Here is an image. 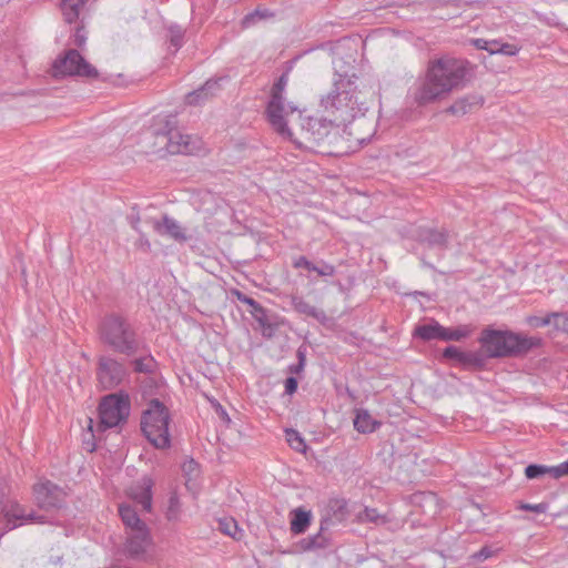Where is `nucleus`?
<instances>
[{"label": "nucleus", "instance_id": "f3484780", "mask_svg": "<svg viewBox=\"0 0 568 568\" xmlns=\"http://www.w3.org/2000/svg\"><path fill=\"white\" fill-rule=\"evenodd\" d=\"M235 294L241 303L251 307L250 313L263 328V335L271 337L276 327L270 322L266 310L258 302L247 296L246 294L240 291H236Z\"/></svg>", "mask_w": 568, "mask_h": 568}, {"label": "nucleus", "instance_id": "9d476101", "mask_svg": "<svg viewBox=\"0 0 568 568\" xmlns=\"http://www.w3.org/2000/svg\"><path fill=\"white\" fill-rule=\"evenodd\" d=\"M97 381L103 389L118 387L128 376L124 363L112 355H101L97 362Z\"/></svg>", "mask_w": 568, "mask_h": 568}, {"label": "nucleus", "instance_id": "f03ea898", "mask_svg": "<svg viewBox=\"0 0 568 568\" xmlns=\"http://www.w3.org/2000/svg\"><path fill=\"white\" fill-rule=\"evenodd\" d=\"M322 113L335 125H346L368 110L366 95L357 91L351 79L339 75L329 92L321 98Z\"/></svg>", "mask_w": 568, "mask_h": 568}, {"label": "nucleus", "instance_id": "864d4df0", "mask_svg": "<svg viewBox=\"0 0 568 568\" xmlns=\"http://www.w3.org/2000/svg\"><path fill=\"white\" fill-rule=\"evenodd\" d=\"M500 41L499 40H491V41H488V45H487V51L490 53V54H496L499 52L498 48H500Z\"/></svg>", "mask_w": 568, "mask_h": 568}, {"label": "nucleus", "instance_id": "58836bf2", "mask_svg": "<svg viewBox=\"0 0 568 568\" xmlns=\"http://www.w3.org/2000/svg\"><path fill=\"white\" fill-rule=\"evenodd\" d=\"M528 323L532 327H544L547 325H550L555 323V316L551 314H548L547 316L539 317V316H531L528 318Z\"/></svg>", "mask_w": 568, "mask_h": 568}, {"label": "nucleus", "instance_id": "bf43d9fd", "mask_svg": "<svg viewBox=\"0 0 568 568\" xmlns=\"http://www.w3.org/2000/svg\"><path fill=\"white\" fill-rule=\"evenodd\" d=\"M345 506H346V504H345V503H343V505H341V506L338 507V509H339V510H342L343 508H345Z\"/></svg>", "mask_w": 568, "mask_h": 568}, {"label": "nucleus", "instance_id": "052dcab7", "mask_svg": "<svg viewBox=\"0 0 568 568\" xmlns=\"http://www.w3.org/2000/svg\"><path fill=\"white\" fill-rule=\"evenodd\" d=\"M6 2H8L9 0H4Z\"/></svg>", "mask_w": 568, "mask_h": 568}, {"label": "nucleus", "instance_id": "7c9ffc66", "mask_svg": "<svg viewBox=\"0 0 568 568\" xmlns=\"http://www.w3.org/2000/svg\"><path fill=\"white\" fill-rule=\"evenodd\" d=\"M168 33L170 47L176 52L184 44L185 29L176 23H172L168 27Z\"/></svg>", "mask_w": 568, "mask_h": 568}, {"label": "nucleus", "instance_id": "8fccbe9b", "mask_svg": "<svg viewBox=\"0 0 568 568\" xmlns=\"http://www.w3.org/2000/svg\"><path fill=\"white\" fill-rule=\"evenodd\" d=\"M498 53L505 55H515L519 51V49L516 45L509 43H500V48H498Z\"/></svg>", "mask_w": 568, "mask_h": 568}, {"label": "nucleus", "instance_id": "4c0bfd02", "mask_svg": "<svg viewBox=\"0 0 568 568\" xmlns=\"http://www.w3.org/2000/svg\"><path fill=\"white\" fill-rule=\"evenodd\" d=\"M271 13L268 12V10H260V9H256L255 11L246 14L243 20H242V26L244 28H248L251 26H253L257 19H264V18H267L270 17Z\"/></svg>", "mask_w": 568, "mask_h": 568}, {"label": "nucleus", "instance_id": "ddd939ff", "mask_svg": "<svg viewBox=\"0 0 568 568\" xmlns=\"http://www.w3.org/2000/svg\"><path fill=\"white\" fill-rule=\"evenodd\" d=\"M332 520L325 518L321 521L320 530L312 536H307L297 542V547L302 551L324 550L332 546V534L329 526Z\"/></svg>", "mask_w": 568, "mask_h": 568}, {"label": "nucleus", "instance_id": "c85d7f7f", "mask_svg": "<svg viewBox=\"0 0 568 568\" xmlns=\"http://www.w3.org/2000/svg\"><path fill=\"white\" fill-rule=\"evenodd\" d=\"M486 355L481 351L476 352H463L459 365L464 368L480 369L486 364Z\"/></svg>", "mask_w": 568, "mask_h": 568}, {"label": "nucleus", "instance_id": "a19ab883", "mask_svg": "<svg viewBox=\"0 0 568 568\" xmlns=\"http://www.w3.org/2000/svg\"><path fill=\"white\" fill-rule=\"evenodd\" d=\"M552 316H555V328L568 334V314L552 313Z\"/></svg>", "mask_w": 568, "mask_h": 568}, {"label": "nucleus", "instance_id": "ea45409f", "mask_svg": "<svg viewBox=\"0 0 568 568\" xmlns=\"http://www.w3.org/2000/svg\"><path fill=\"white\" fill-rule=\"evenodd\" d=\"M87 42V32L84 30V26L81 23V26H78L73 36H72V43L78 47L82 48L84 47Z\"/></svg>", "mask_w": 568, "mask_h": 568}, {"label": "nucleus", "instance_id": "79ce46f5", "mask_svg": "<svg viewBox=\"0 0 568 568\" xmlns=\"http://www.w3.org/2000/svg\"><path fill=\"white\" fill-rule=\"evenodd\" d=\"M462 355H463V351H460L457 346H447L444 351H443V357L446 358V359H453L455 361L456 363L459 364L460 359H462Z\"/></svg>", "mask_w": 568, "mask_h": 568}, {"label": "nucleus", "instance_id": "7ed1b4c3", "mask_svg": "<svg viewBox=\"0 0 568 568\" xmlns=\"http://www.w3.org/2000/svg\"><path fill=\"white\" fill-rule=\"evenodd\" d=\"M98 334L103 345L128 357L135 356L143 346L134 325L119 313L106 314L99 323Z\"/></svg>", "mask_w": 568, "mask_h": 568}, {"label": "nucleus", "instance_id": "393cba45", "mask_svg": "<svg viewBox=\"0 0 568 568\" xmlns=\"http://www.w3.org/2000/svg\"><path fill=\"white\" fill-rule=\"evenodd\" d=\"M119 515L129 531L142 529V527H148L146 524L140 519L135 509L130 505H120Z\"/></svg>", "mask_w": 568, "mask_h": 568}, {"label": "nucleus", "instance_id": "5701e85b", "mask_svg": "<svg viewBox=\"0 0 568 568\" xmlns=\"http://www.w3.org/2000/svg\"><path fill=\"white\" fill-rule=\"evenodd\" d=\"M418 240L430 247L446 248L448 244V233L445 230L423 229L418 233Z\"/></svg>", "mask_w": 568, "mask_h": 568}, {"label": "nucleus", "instance_id": "f8f14e48", "mask_svg": "<svg viewBox=\"0 0 568 568\" xmlns=\"http://www.w3.org/2000/svg\"><path fill=\"white\" fill-rule=\"evenodd\" d=\"M33 493L38 507L45 511L61 508L67 496L63 488L50 480L34 485Z\"/></svg>", "mask_w": 568, "mask_h": 568}, {"label": "nucleus", "instance_id": "dca6fc26", "mask_svg": "<svg viewBox=\"0 0 568 568\" xmlns=\"http://www.w3.org/2000/svg\"><path fill=\"white\" fill-rule=\"evenodd\" d=\"M152 487L153 480L149 476H143L134 483L128 490L129 497L141 506L142 510H152Z\"/></svg>", "mask_w": 568, "mask_h": 568}, {"label": "nucleus", "instance_id": "09e8293b", "mask_svg": "<svg viewBox=\"0 0 568 568\" xmlns=\"http://www.w3.org/2000/svg\"><path fill=\"white\" fill-rule=\"evenodd\" d=\"M284 385H285V394L293 395L297 389L298 382L294 376H290L285 379Z\"/></svg>", "mask_w": 568, "mask_h": 568}, {"label": "nucleus", "instance_id": "aec40b11", "mask_svg": "<svg viewBox=\"0 0 568 568\" xmlns=\"http://www.w3.org/2000/svg\"><path fill=\"white\" fill-rule=\"evenodd\" d=\"M222 79H219V80H207L201 88L190 92L186 98H185V101L187 104L190 105H196V104H200L206 100H209L210 98L216 95V93L220 91V81Z\"/></svg>", "mask_w": 568, "mask_h": 568}, {"label": "nucleus", "instance_id": "9b49d317", "mask_svg": "<svg viewBox=\"0 0 568 568\" xmlns=\"http://www.w3.org/2000/svg\"><path fill=\"white\" fill-rule=\"evenodd\" d=\"M336 128L338 126L324 113L322 118L308 116L301 122L302 136L310 148L321 146L329 141L332 131Z\"/></svg>", "mask_w": 568, "mask_h": 568}, {"label": "nucleus", "instance_id": "37998d69", "mask_svg": "<svg viewBox=\"0 0 568 568\" xmlns=\"http://www.w3.org/2000/svg\"><path fill=\"white\" fill-rule=\"evenodd\" d=\"M551 478L559 479L568 476V462H564L557 466H550Z\"/></svg>", "mask_w": 568, "mask_h": 568}, {"label": "nucleus", "instance_id": "c03bdc74", "mask_svg": "<svg viewBox=\"0 0 568 568\" xmlns=\"http://www.w3.org/2000/svg\"><path fill=\"white\" fill-rule=\"evenodd\" d=\"M520 509L527 510V511H534L537 514H544L548 509V505L546 503L540 504H521Z\"/></svg>", "mask_w": 568, "mask_h": 568}, {"label": "nucleus", "instance_id": "49530a36", "mask_svg": "<svg viewBox=\"0 0 568 568\" xmlns=\"http://www.w3.org/2000/svg\"><path fill=\"white\" fill-rule=\"evenodd\" d=\"M312 272H316L320 276H333L336 270L335 266L323 262L321 266H316V270Z\"/></svg>", "mask_w": 568, "mask_h": 568}, {"label": "nucleus", "instance_id": "13d9d810", "mask_svg": "<svg viewBox=\"0 0 568 568\" xmlns=\"http://www.w3.org/2000/svg\"><path fill=\"white\" fill-rule=\"evenodd\" d=\"M217 413L220 414L222 419H224L226 422H230L227 413L225 412V409L221 405H217Z\"/></svg>", "mask_w": 568, "mask_h": 568}, {"label": "nucleus", "instance_id": "4d7b16f0", "mask_svg": "<svg viewBox=\"0 0 568 568\" xmlns=\"http://www.w3.org/2000/svg\"><path fill=\"white\" fill-rule=\"evenodd\" d=\"M303 369H304L303 363H297V364L288 366V372L291 374H300L301 372H303Z\"/></svg>", "mask_w": 568, "mask_h": 568}, {"label": "nucleus", "instance_id": "6ab92c4d", "mask_svg": "<svg viewBox=\"0 0 568 568\" xmlns=\"http://www.w3.org/2000/svg\"><path fill=\"white\" fill-rule=\"evenodd\" d=\"M87 2L88 0H61L60 8L64 21L69 24L78 21L82 23Z\"/></svg>", "mask_w": 568, "mask_h": 568}, {"label": "nucleus", "instance_id": "a878e982", "mask_svg": "<svg viewBox=\"0 0 568 568\" xmlns=\"http://www.w3.org/2000/svg\"><path fill=\"white\" fill-rule=\"evenodd\" d=\"M291 515V531L294 535L304 534L311 525V511L304 510L302 508H296L292 510Z\"/></svg>", "mask_w": 568, "mask_h": 568}, {"label": "nucleus", "instance_id": "b1692460", "mask_svg": "<svg viewBox=\"0 0 568 568\" xmlns=\"http://www.w3.org/2000/svg\"><path fill=\"white\" fill-rule=\"evenodd\" d=\"M445 333V327L437 321L432 320L429 323H425L415 327L414 335L423 341L440 339Z\"/></svg>", "mask_w": 568, "mask_h": 568}, {"label": "nucleus", "instance_id": "5fc2aeb1", "mask_svg": "<svg viewBox=\"0 0 568 568\" xmlns=\"http://www.w3.org/2000/svg\"><path fill=\"white\" fill-rule=\"evenodd\" d=\"M140 221H141V219H140L139 214L130 216V224H131L132 229L134 231H136L138 233H141L140 227H139Z\"/></svg>", "mask_w": 568, "mask_h": 568}, {"label": "nucleus", "instance_id": "0eeeda50", "mask_svg": "<svg viewBox=\"0 0 568 568\" xmlns=\"http://www.w3.org/2000/svg\"><path fill=\"white\" fill-rule=\"evenodd\" d=\"M51 74L54 79L68 77L99 78L97 68L89 63L77 49H67L60 53L52 62Z\"/></svg>", "mask_w": 568, "mask_h": 568}, {"label": "nucleus", "instance_id": "6e6d98bb", "mask_svg": "<svg viewBox=\"0 0 568 568\" xmlns=\"http://www.w3.org/2000/svg\"><path fill=\"white\" fill-rule=\"evenodd\" d=\"M305 348L303 346L298 347L297 352H296V356H297V359L298 362L297 363H303V365L305 366V363H306V353H305Z\"/></svg>", "mask_w": 568, "mask_h": 568}, {"label": "nucleus", "instance_id": "f704fd0d", "mask_svg": "<svg viewBox=\"0 0 568 568\" xmlns=\"http://www.w3.org/2000/svg\"><path fill=\"white\" fill-rule=\"evenodd\" d=\"M181 504L176 494H171L168 500L165 517L169 521H176L180 519Z\"/></svg>", "mask_w": 568, "mask_h": 568}, {"label": "nucleus", "instance_id": "e433bc0d", "mask_svg": "<svg viewBox=\"0 0 568 568\" xmlns=\"http://www.w3.org/2000/svg\"><path fill=\"white\" fill-rule=\"evenodd\" d=\"M500 548H494L493 546H484L479 551L471 555V559L476 562H483L488 558L496 556Z\"/></svg>", "mask_w": 568, "mask_h": 568}, {"label": "nucleus", "instance_id": "bb28decb", "mask_svg": "<svg viewBox=\"0 0 568 568\" xmlns=\"http://www.w3.org/2000/svg\"><path fill=\"white\" fill-rule=\"evenodd\" d=\"M379 422L374 419L366 409H357L354 418V427L362 434L373 433L378 426Z\"/></svg>", "mask_w": 568, "mask_h": 568}, {"label": "nucleus", "instance_id": "a211bd4d", "mask_svg": "<svg viewBox=\"0 0 568 568\" xmlns=\"http://www.w3.org/2000/svg\"><path fill=\"white\" fill-rule=\"evenodd\" d=\"M6 517L8 530L17 527L16 524H12L13 519L32 524H53V521L47 515H39L36 511L26 513L24 508L18 504L11 506L10 510H8L6 514Z\"/></svg>", "mask_w": 568, "mask_h": 568}, {"label": "nucleus", "instance_id": "de8ad7c7", "mask_svg": "<svg viewBox=\"0 0 568 568\" xmlns=\"http://www.w3.org/2000/svg\"><path fill=\"white\" fill-rule=\"evenodd\" d=\"M197 463L194 459H189L183 463L182 470L187 476H193L197 471Z\"/></svg>", "mask_w": 568, "mask_h": 568}, {"label": "nucleus", "instance_id": "a18cd8bd", "mask_svg": "<svg viewBox=\"0 0 568 568\" xmlns=\"http://www.w3.org/2000/svg\"><path fill=\"white\" fill-rule=\"evenodd\" d=\"M293 266L295 268H306L308 271L316 270V265L308 261L305 256H300L294 260Z\"/></svg>", "mask_w": 568, "mask_h": 568}, {"label": "nucleus", "instance_id": "4468645a", "mask_svg": "<svg viewBox=\"0 0 568 568\" xmlns=\"http://www.w3.org/2000/svg\"><path fill=\"white\" fill-rule=\"evenodd\" d=\"M152 537L148 527L128 531L125 550L133 559H141L152 546Z\"/></svg>", "mask_w": 568, "mask_h": 568}, {"label": "nucleus", "instance_id": "603ef678", "mask_svg": "<svg viewBox=\"0 0 568 568\" xmlns=\"http://www.w3.org/2000/svg\"><path fill=\"white\" fill-rule=\"evenodd\" d=\"M471 44L476 48V49H479V50H486L487 51V45H488V40H485V39H481V38H477V39H471Z\"/></svg>", "mask_w": 568, "mask_h": 568}, {"label": "nucleus", "instance_id": "cd10ccee", "mask_svg": "<svg viewBox=\"0 0 568 568\" xmlns=\"http://www.w3.org/2000/svg\"><path fill=\"white\" fill-rule=\"evenodd\" d=\"M217 529L222 534L232 537L234 540H241L244 536L243 529L239 527V524L234 518H220L217 520Z\"/></svg>", "mask_w": 568, "mask_h": 568}, {"label": "nucleus", "instance_id": "39448f33", "mask_svg": "<svg viewBox=\"0 0 568 568\" xmlns=\"http://www.w3.org/2000/svg\"><path fill=\"white\" fill-rule=\"evenodd\" d=\"M169 422L166 406L159 399H152L143 412L141 429L154 447L163 449L170 446Z\"/></svg>", "mask_w": 568, "mask_h": 568}, {"label": "nucleus", "instance_id": "72a5a7b5", "mask_svg": "<svg viewBox=\"0 0 568 568\" xmlns=\"http://www.w3.org/2000/svg\"><path fill=\"white\" fill-rule=\"evenodd\" d=\"M286 440L291 448H293L295 452L298 453H305L306 452V444L304 438L301 436V434L295 429H286Z\"/></svg>", "mask_w": 568, "mask_h": 568}, {"label": "nucleus", "instance_id": "6e6552de", "mask_svg": "<svg viewBox=\"0 0 568 568\" xmlns=\"http://www.w3.org/2000/svg\"><path fill=\"white\" fill-rule=\"evenodd\" d=\"M287 83V78L282 74L274 83L271 91V100L267 104V119L273 129L283 136H291L285 118L297 111V108L291 103H285L283 92Z\"/></svg>", "mask_w": 568, "mask_h": 568}, {"label": "nucleus", "instance_id": "423d86ee", "mask_svg": "<svg viewBox=\"0 0 568 568\" xmlns=\"http://www.w3.org/2000/svg\"><path fill=\"white\" fill-rule=\"evenodd\" d=\"M174 116H169L162 130H154V146L156 152L165 151L169 154H192L200 146V140L189 134H182L175 126Z\"/></svg>", "mask_w": 568, "mask_h": 568}, {"label": "nucleus", "instance_id": "1a4fd4ad", "mask_svg": "<svg viewBox=\"0 0 568 568\" xmlns=\"http://www.w3.org/2000/svg\"><path fill=\"white\" fill-rule=\"evenodd\" d=\"M130 414V398L126 394H110L99 406L100 426L111 428L124 422Z\"/></svg>", "mask_w": 568, "mask_h": 568}, {"label": "nucleus", "instance_id": "20e7f679", "mask_svg": "<svg viewBox=\"0 0 568 568\" xmlns=\"http://www.w3.org/2000/svg\"><path fill=\"white\" fill-rule=\"evenodd\" d=\"M479 343L487 358L523 355L538 347L539 337H527L510 331L485 328L479 337Z\"/></svg>", "mask_w": 568, "mask_h": 568}, {"label": "nucleus", "instance_id": "2f4dec72", "mask_svg": "<svg viewBox=\"0 0 568 568\" xmlns=\"http://www.w3.org/2000/svg\"><path fill=\"white\" fill-rule=\"evenodd\" d=\"M473 332L469 325H460L455 328L445 327V333L442 335V341H462L468 337Z\"/></svg>", "mask_w": 568, "mask_h": 568}, {"label": "nucleus", "instance_id": "c9c22d12", "mask_svg": "<svg viewBox=\"0 0 568 568\" xmlns=\"http://www.w3.org/2000/svg\"><path fill=\"white\" fill-rule=\"evenodd\" d=\"M525 476L528 479H540L545 476L551 477L550 466L530 464L525 468Z\"/></svg>", "mask_w": 568, "mask_h": 568}, {"label": "nucleus", "instance_id": "f257e3e1", "mask_svg": "<svg viewBox=\"0 0 568 568\" xmlns=\"http://www.w3.org/2000/svg\"><path fill=\"white\" fill-rule=\"evenodd\" d=\"M474 65L466 59L443 55L429 60L424 77L416 82L413 93L418 105H427L446 99L470 80Z\"/></svg>", "mask_w": 568, "mask_h": 568}, {"label": "nucleus", "instance_id": "2eb2a0df", "mask_svg": "<svg viewBox=\"0 0 568 568\" xmlns=\"http://www.w3.org/2000/svg\"><path fill=\"white\" fill-rule=\"evenodd\" d=\"M146 222L158 234L166 235L179 243H184L190 239L180 223L168 214H164L161 220L150 219Z\"/></svg>", "mask_w": 568, "mask_h": 568}, {"label": "nucleus", "instance_id": "c756f323", "mask_svg": "<svg viewBox=\"0 0 568 568\" xmlns=\"http://www.w3.org/2000/svg\"><path fill=\"white\" fill-rule=\"evenodd\" d=\"M356 518L361 524L371 523L376 526H382L389 521L386 515L381 514L376 508L369 507H365L363 510H361Z\"/></svg>", "mask_w": 568, "mask_h": 568}, {"label": "nucleus", "instance_id": "4be33fe9", "mask_svg": "<svg viewBox=\"0 0 568 568\" xmlns=\"http://www.w3.org/2000/svg\"><path fill=\"white\" fill-rule=\"evenodd\" d=\"M484 104L480 95H467L456 100L446 111L453 115H465Z\"/></svg>", "mask_w": 568, "mask_h": 568}, {"label": "nucleus", "instance_id": "3c124183", "mask_svg": "<svg viewBox=\"0 0 568 568\" xmlns=\"http://www.w3.org/2000/svg\"><path fill=\"white\" fill-rule=\"evenodd\" d=\"M139 234H140V237L136 242L138 247L143 250L144 252H149L151 248V244H150L149 240L142 232Z\"/></svg>", "mask_w": 568, "mask_h": 568}, {"label": "nucleus", "instance_id": "412c9836", "mask_svg": "<svg viewBox=\"0 0 568 568\" xmlns=\"http://www.w3.org/2000/svg\"><path fill=\"white\" fill-rule=\"evenodd\" d=\"M291 304L298 314L312 317L321 324H325L328 321V317L323 310L310 304L302 296L293 295L291 297Z\"/></svg>", "mask_w": 568, "mask_h": 568}, {"label": "nucleus", "instance_id": "473e14b6", "mask_svg": "<svg viewBox=\"0 0 568 568\" xmlns=\"http://www.w3.org/2000/svg\"><path fill=\"white\" fill-rule=\"evenodd\" d=\"M133 369L136 373L151 374L155 368V362L152 356L145 355L132 361Z\"/></svg>", "mask_w": 568, "mask_h": 568}]
</instances>
